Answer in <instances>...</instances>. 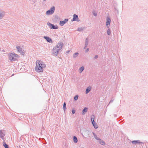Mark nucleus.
<instances>
[{
    "label": "nucleus",
    "instance_id": "obj_25",
    "mask_svg": "<svg viewBox=\"0 0 148 148\" xmlns=\"http://www.w3.org/2000/svg\"><path fill=\"white\" fill-rule=\"evenodd\" d=\"M78 98V96L77 95H76L74 98V99L75 100H77V99Z\"/></svg>",
    "mask_w": 148,
    "mask_h": 148
},
{
    "label": "nucleus",
    "instance_id": "obj_1",
    "mask_svg": "<svg viewBox=\"0 0 148 148\" xmlns=\"http://www.w3.org/2000/svg\"><path fill=\"white\" fill-rule=\"evenodd\" d=\"M36 64L35 71L38 73L42 72L43 71V68L46 67L45 64L41 60H37Z\"/></svg>",
    "mask_w": 148,
    "mask_h": 148
},
{
    "label": "nucleus",
    "instance_id": "obj_33",
    "mask_svg": "<svg viewBox=\"0 0 148 148\" xmlns=\"http://www.w3.org/2000/svg\"><path fill=\"white\" fill-rule=\"evenodd\" d=\"M88 42V40H86V42Z\"/></svg>",
    "mask_w": 148,
    "mask_h": 148
},
{
    "label": "nucleus",
    "instance_id": "obj_30",
    "mask_svg": "<svg viewBox=\"0 0 148 148\" xmlns=\"http://www.w3.org/2000/svg\"><path fill=\"white\" fill-rule=\"evenodd\" d=\"M97 57H98V56H97V55H96V56H95V59H96V58H97Z\"/></svg>",
    "mask_w": 148,
    "mask_h": 148
},
{
    "label": "nucleus",
    "instance_id": "obj_8",
    "mask_svg": "<svg viewBox=\"0 0 148 148\" xmlns=\"http://www.w3.org/2000/svg\"><path fill=\"white\" fill-rule=\"evenodd\" d=\"M3 131L4 132V130H0V137L2 139H4L5 135L3 134Z\"/></svg>",
    "mask_w": 148,
    "mask_h": 148
},
{
    "label": "nucleus",
    "instance_id": "obj_3",
    "mask_svg": "<svg viewBox=\"0 0 148 148\" xmlns=\"http://www.w3.org/2000/svg\"><path fill=\"white\" fill-rule=\"evenodd\" d=\"M55 8L54 7H52L49 10L47 11L46 12V14L47 15H49L53 14Z\"/></svg>",
    "mask_w": 148,
    "mask_h": 148
},
{
    "label": "nucleus",
    "instance_id": "obj_32",
    "mask_svg": "<svg viewBox=\"0 0 148 148\" xmlns=\"http://www.w3.org/2000/svg\"><path fill=\"white\" fill-rule=\"evenodd\" d=\"M2 16V15H1L0 14V18H1V17Z\"/></svg>",
    "mask_w": 148,
    "mask_h": 148
},
{
    "label": "nucleus",
    "instance_id": "obj_5",
    "mask_svg": "<svg viewBox=\"0 0 148 148\" xmlns=\"http://www.w3.org/2000/svg\"><path fill=\"white\" fill-rule=\"evenodd\" d=\"M59 50H58L56 48L54 47L53 49L52 52L53 55L55 56H57L58 54Z\"/></svg>",
    "mask_w": 148,
    "mask_h": 148
},
{
    "label": "nucleus",
    "instance_id": "obj_9",
    "mask_svg": "<svg viewBox=\"0 0 148 148\" xmlns=\"http://www.w3.org/2000/svg\"><path fill=\"white\" fill-rule=\"evenodd\" d=\"M111 20L109 17H107V21L106 22V25H109L110 24Z\"/></svg>",
    "mask_w": 148,
    "mask_h": 148
},
{
    "label": "nucleus",
    "instance_id": "obj_26",
    "mask_svg": "<svg viewBox=\"0 0 148 148\" xmlns=\"http://www.w3.org/2000/svg\"><path fill=\"white\" fill-rule=\"evenodd\" d=\"M21 53V55H23V56H24L25 53L23 52L22 51V52H21V53Z\"/></svg>",
    "mask_w": 148,
    "mask_h": 148
},
{
    "label": "nucleus",
    "instance_id": "obj_23",
    "mask_svg": "<svg viewBox=\"0 0 148 148\" xmlns=\"http://www.w3.org/2000/svg\"><path fill=\"white\" fill-rule=\"evenodd\" d=\"M100 143L102 145H104L105 143L103 141H101L100 142Z\"/></svg>",
    "mask_w": 148,
    "mask_h": 148
},
{
    "label": "nucleus",
    "instance_id": "obj_34",
    "mask_svg": "<svg viewBox=\"0 0 148 148\" xmlns=\"http://www.w3.org/2000/svg\"><path fill=\"white\" fill-rule=\"evenodd\" d=\"M95 16H96V14H94Z\"/></svg>",
    "mask_w": 148,
    "mask_h": 148
},
{
    "label": "nucleus",
    "instance_id": "obj_14",
    "mask_svg": "<svg viewBox=\"0 0 148 148\" xmlns=\"http://www.w3.org/2000/svg\"><path fill=\"white\" fill-rule=\"evenodd\" d=\"M91 89V88L90 87H88L87 88L86 90V93H87L89 92Z\"/></svg>",
    "mask_w": 148,
    "mask_h": 148
},
{
    "label": "nucleus",
    "instance_id": "obj_10",
    "mask_svg": "<svg viewBox=\"0 0 148 148\" xmlns=\"http://www.w3.org/2000/svg\"><path fill=\"white\" fill-rule=\"evenodd\" d=\"M44 38L49 42H51L52 41L51 39L48 37L44 36Z\"/></svg>",
    "mask_w": 148,
    "mask_h": 148
},
{
    "label": "nucleus",
    "instance_id": "obj_16",
    "mask_svg": "<svg viewBox=\"0 0 148 148\" xmlns=\"http://www.w3.org/2000/svg\"><path fill=\"white\" fill-rule=\"evenodd\" d=\"M3 145L4 146V147L5 148H8V145H7L5 143H3Z\"/></svg>",
    "mask_w": 148,
    "mask_h": 148
},
{
    "label": "nucleus",
    "instance_id": "obj_12",
    "mask_svg": "<svg viewBox=\"0 0 148 148\" xmlns=\"http://www.w3.org/2000/svg\"><path fill=\"white\" fill-rule=\"evenodd\" d=\"M78 19V16L75 14L73 15V21H76Z\"/></svg>",
    "mask_w": 148,
    "mask_h": 148
},
{
    "label": "nucleus",
    "instance_id": "obj_17",
    "mask_svg": "<svg viewBox=\"0 0 148 148\" xmlns=\"http://www.w3.org/2000/svg\"><path fill=\"white\" fill-rule=\"evenodd\" d=\"M92 123L93 124L94 127L95 128H97L98 127L97 125L95 123V122L93 123Z\"/></svg>",
    "mask_w": 148,
    "mask_h": 148
},
{
    "label": "nucleus",
    "instance_id": "obj_2",
    "mask_svg": "<svg viewBox=\"0 0 148 148\" xmlns=\"http://www.w3.org/2000/svg\"><path fill=\"white\" fill-rule=\"evenodd\" d=\"M8 58L11 61H15L17 60L19 56L15 53H10L8 55Z\"/></svg>",
    "mask_w": 148,
    "mask_h": 148
},
{
    "label": "nucleus",
    "instance_id": "obj_35",
    "mask_svg": "<svg viewBox=\"0 0 148 148\" xmlns=\"http://www.w3.org/2000/svg\"><path fill=\"white\" fill-rule=\"evenodd\" d=\"M84 148V147H82V148Z\"/></svg>",
    "mask_w": 148,
    "mask_h": 148
},
{
    "label": "nucleus",
    "instance_id": "obj_22",
    "mask_svg": "<svg viewBox=\"0 0 148 148\" xmlns=\"http://www.w3.org/2000/svg\"><path fill=\"white\" fill-rule=\"evenodd\" d=\"M63 108H64V110H65V109H66V104L65 103H64V104Z\"/></svg>",
    "mask_w": 148,
    "mask_h": 148
},
{
    "label": "nucleus",
    "instance_id": "obj_19",
    "mask_svg": "<svg viewBox=\"0 0 148 148\" xmlns=\"http://www.w3.org/2000/svg\"><path fill=\"white\" fill-rule=\"evenodd\" d=\"M73 140L75 142L77 143V138L75 136H74Z\"/></svg>",
    "mask_w": 148,
    "mask_h": 148
},
{
    "label": "nucleus",
    "instance_id": "obj_11",
    "mask_svg": "<svg viewBox=\"0 0 148 148\" xmlns=\"http://www.w3.org/2000/svg\"><path fill=\"white\" fill-rule=\"evenodd\" d=\"M16 48L17 49L18 51L20 52L21 53L22 52V49L21 48V47L19 46H17L16 47Z\"/></svg>",
    "mask_w": 148,
    "mask_h": 148
},
{
    "label": "nucleus",
    "instance_id": "obj_6",
    "mask_svg": "<svg viewBox=\"0 0 148 148\" xmlns=\"http://www.w3.org/2000/svg\"><path fill=\"white\" fill-rule=\"evenodd\" d=\"M68 21V19H65L64 21H60V24L61 26H63Z\"/></svg>",
    "mask_w": 148,
    "mask_h": 148
},
{
    "label": "nucleus",
    "instance_id": "obj_4",
    "mask_svg": "<svg viewBox=\"0 0 148 148\" xmlns=\"http://www.w3.org/2000/svg\"><path fill=\"white\" fill-rule=\"evenodd\" d=\"M63 46V44L61 42L58 43L56 46H55L58 50H60Z\"/></svg>",
    "mask_w": 148,
    "mask_h": 148
},
{
    "label": "nucleus",
    "instance_id": "obj_15",
    "mask_svg": "<svg viewBox=\"0 0 148 148\" xmlns=\"http://www.w3.org/2000/svg\"><path fill=\"white\" fill-rule=\"evenodd\" d=\"M88 110V108H85L83 109L82 111L83 114H84L85 113L87 112Z\"/></svg>",
    "mask_w": 148,
    "mask_h": 148
},
{
    "label": "nucleus",
    "instance_id": "obj_24",
    "mask_svg": "<svg viewBox=\"0 0 148 148\" xmlns=\"http://www.w3.org/2000/svg\"><path fill=\"white\" fill-rule=\"evenodd\" d=\"M83 30V28H82V27L79 28H78V31H81Z\"/></svg>",
    "mask_w": 148,
    "mask_h": 148
},
{
    "label": "nucleus",
    "instance_id": "obj_31",
    "mask_svg": "<svg viewBox=\"0 0 148 148\" xmlns=\"http://www.w3.org/2000/svg\"><path fill=\"white\" fill-rule=\"evenodd\" d=\"M95 138L97 140H99V138H97V136L95 137Z\"/></svg>",
    "mask_w": 148,
    "mask_h": 148
},
{
    "label": "nucleus",
    "instance_id": "obj_20",
    "mask_svg": "<svg viewBox=\"0 0 148 148\" xmlns=\"http://www.w3.org/2000/svg\"><path fill=\"white\" fill-rule=\"evenodd\" d=\"M78 53H75L73 55V57L74 58H75L78 55Z\"/></svg>",
    "mask_w": 148,
    "mask_h": 148
},
{
    "label": "nucleus",
    "instance_id": "obj_7",
    "mask_svg": "<svg viewBox=\"0 0 148 148\" xmlns=\"http://www.w3.org/2000/svg\"><path fill=\"white\" fill-rule=\"evenodd\" d=\"M48 25L49 26V27L51 29H56L58 28V27L57 26H54L52 24L50 23H49Z\"/></svg>",
    "mask_w": 148,
    "mask_h": 148
},
{
    "label": "nucleus",
    "instance_id": "obj_29",
    "mask_svg": "<svg viewBox=\"0 0 148 148\" xmlns=\"http://www.w3.org/2000/svg\"><path fill=\"white\" fill-rule=\"evenodd\" d=\"M89 51V49H87L86 50V52H87L88 51Z\"/></svg>",
    "mask_w": 148,
    "mask_h": 148
},
{
    "label": "nucleus",
    "instance_id": "obj_13",
    "mask_svg": "<svg viewBox=\"0 0 148 148\" xmlns=\"http://www.w3.org/2000/svg\"><path fill=\"white\" fill-rule=\"evenodd\" d=\"M95 118V116L94 115H92L91 116V121L92 122V123H95V122L94 121V119Z\"/></svg>",
    "mask_w": 148,
    "mask_h": 148
},
{
    "label": "nucleus",
    "instance_id": "obj_18",
    "mask_svg": "<svg viewBox=\"0 0 148 148\" xmlns=\"http://www.w3.org/2000/svg\"><path fill=\"white\" fill-rule=\"evenodd\" d=\"M84 69V67L83 66H82L81 67V68H80L79 69V71L80 72V73H81L82 71Z\"/></svg>",
    "mask_w": 148,
    "mask_h": 148
},
{
    "label": "nucleus",
    "instance_id": "obj_21",
    "mask_svg": "<svg viewBox=\"0 0 148 148\" xmlns=\"http://www.w3.org/2000/svg\"><path fill=\"white\" fill-rule=\"evenodd\" d=\"M107 34L109 35L110 34V29H108V30L107 31Z\"/></svg>",
    "mask_w": 148,
    "mask_h": 148
},
{
    "label": "nucleus",
    "instance_id": "obj_27",
    "mask_svg": "<svg viewBox=\"0 0 148 148\" xmlns=\"http://www.w3.org/2000/svg\"><path fill=\"white\" fill-rule=\"evenodd\" d=\"M138 141H134L132 142V143H138Z\"/></svg>",
    "mask_w": 148,
    "mask_h": 148
},
{
    "label": "nucleus",
    "instance_id": "obj_28",
    "mask_svg": "<svg viewBox=\"0 0 148 148\" xmlns=\"http://www.w3.org/2000/svg\"><path fill=\"white\" fill-rule=\"evenodd\" d=\"M75 111L73 110H72V113L73 114H74L75 113Z\"/></svg>",
    "mask_w": 148,
    "mask_h": 148
}]
</instances>
